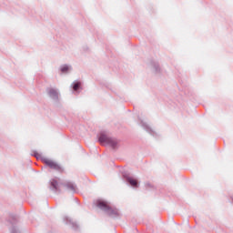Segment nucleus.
I'll list each match as a JSON object with an SVG mask.
<instances>
[{"label":"nucleus","instance_id":"nucleus-1","mask_svg":"<svg viewBox=\"0 0 233 233\" xmlns=\"http://www.w3.org/2000/svg\"><path fill=\"white\" fill-rule=\"evenodd\" d=\"M97 207L106 210L108 216H110L111 218H116V216H119V210H117V208L110 207V205H108V203L106 202L99 201L97 203Z\"/></svg>","mask_w":233,"mask_h":233},{"label":"nucleus","instance_id":"nucleus-2","mask_svg":"<svg viewBox=\"0 0 233 233\" xmlns=\"http://www.w3.org/2000/svg\"><path fill=\"white\" fill-rule=\"evenodd\" d=\"M98 141L102 144L106 143L107 145H110V147H113V148H116V147H117V140H116L115 138H110L105 134L100 135Z\"/></svg>","mask_w":233,"mask_h":233},{"label":"nucleus","instance_id":"nucleus-3","mask_svg":"<svg viewBox=\"0 0 233 233\" xmlns=\"http://www.w3.org/2000/svg\"><path fill=\"white\" fill-rule=\"evenodd\" d=\"M43 162L47 165L50 168H54L55 170H61V166H59L57 163H56L53 160H50V158H44Z\"/></svg>","mask_w":233,"mask_h":233},{"label":"nucleus","instance_id":"nucleus-4","mask_svg":"<svg viewBox=\"0 0 233 233\" xmlns=\"http://www.w3.org/2000/svg\"><path fill=\"white\" fill-rule=\"evenodd\" d=\"M64 187L66 190H68L69 192H76V186L70 182L65 184Z\"/></svg>","mask_w":233,"mask_h":233},{"label":"nucleus","instance_id":"nucleus-5","mask_svg":"<svg viewBox=\"0 0 233 233\" xmlns=\"http://www.w3.org/2000/svg\"><path fill=\"white\" fill-rule=\"evenodd\" d=\"M48 94L50 97H57V91L54 88L49 89Z\"/></svg>","mask_w":233,"mask_h":233},{"label":"nucleus","instance_id":"nucleus-6","mask_svg":"<svg viewBox=\"0 0 233 233\" xmlns=\"http://www.w3.org/2000/svg\"><path fill=\"white\" fill-rule=\"evenodd\" d=\"M128 183L131 185V187H137V180L134 178H128Z\"/></svg>","mask_w":233,"mask_h":233},{"label":"nucleus","instance_id":"nucleus-7","mask_svg":"<svg viewBox=\"0 0 233 233\" xmlns=\"http://www.w3.org/2000/svg\"><path fill=\"white\" fill-rule=\"evenodd\" d=\"M79 86H81V83L80 82L76 83L73 86V90L75 91L79 90Z\"/></svg>","mask_w":233,"mask_h":233},{"label":"nucleus","instance_id":"nucleus-8","mask_svg":"<svg viewBox=\"0 0 233 233\" xmlns=\"http://www.w3.org/2000/svg\"><path fill=\"white\" fill-rule=\"evenodd\" d=\"M51 185H52V187H54V188H56V190H57V181L53 180V181L51 182Z\"/></svg>","mask_w":233,"mask_h":233},{"label":"nucleus","instance_id":"nucleus-9","mask_svg":"<svg viewBox=\"0 0 233 233\" xmlns=\"http://www.w3.org/2000/svg\"><path fill=\"white\" fill-rule=\"evenodd\" d=\"M61 71H62V72H68V66H64L61 68Z\"/></svg>","mask_w":233,"mask_h":233}]
</instances>
